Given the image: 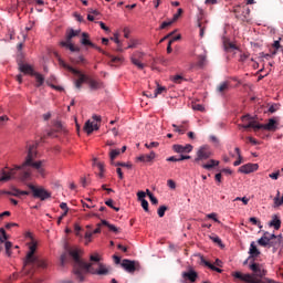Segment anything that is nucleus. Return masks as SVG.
Segmentation results:
<instances>
[{
  "label": "nucleus",
  "instance_id": "nucleus-1",
  "mask_svg": "<svg viewBox=\"0 0 283 283\" xmlns=\"http://www.w3.org/2000/svg\"><path fill=\"white\" fill-rule=\"evenodd\" d=\"M36 158V144H31L28 146V155L24 163L21 166H15L10 169V171L1 170L0 182H8L14 180L15 178H21V180H28L32 176V170L28 167L34 169L40 176H45V168L43 161H34Z\"/></svg>",
  "mask_w": 283,
  "mask_h": 283
},
{
  "label": "nucleus",
  "instance_id": "nucleus-2",
  "mask_svg": "<svg viewBox=\"0 0 283 283\" xmlns=\"http://www.w3.org/2000/svg\"><path fill=\"white\" fill-rule=\"evenodd\" d=\"M69 255L73 260V275L77 282H85V275L90 271L92 263H87L81 259V250L71 248L67 250Z\"/></svg>",
  "mask_w": 283,
  "mask_h": 283
},
{
  "label": "nucleus",
  "instance_id": "nucleus-3",
  "mask_svg": "<svg viewBox=\"0 0 283 283\" xmlns=\"http://www.w3.org/2000/svg\"><path fill=\"white\" fill-rule=\"evenodd\" d=\"M242 123H248V124H242L239 125V127H242L243 129H254V132H258V129H265L266 132H275L277 129V122L274 118H270L266 124H258L251 117L249 114L243 115L241 117Z\"/></svg>",
  "mask_w": 283,
  "mask_h": 283
},
{
  "label": "nucleus",
  "instance_id": "nucleus-4",
  "mask_svg": "<svg viewBox=\"0 0 283 283\" xmlns=\"http://www.w3.org/2000/svg\"><path fill=\"white\" fill-rule=\"evenodd\" d=\"M36 266V269H48L49 263L45 259L36 255V242L32 241L29 251L23 259V266Z\"/></svg>",
  "mask_w": 283,
  "mask_h": 283
},
{
  "label": "nucleus",
  "instance_id": "nucleus-5",
  "mask_svg": "<svg viewBox=\"0 0 283 283\" xmlns=\"http://www.w3.org/2000/svg\"><path fill=\"white\" fill-rule=\"evenodd\" d=\"M60 65H61V67H64V70H67L69 72L74 74V76H78V78L74 81V85H75L76 90H81V87L83 86V83H85V81H87V76L85 74L81 73V71L70 66L63 60H60Z\"/></svg>",
  "mask_w": 283,
  "mask_h": 283
},
{
  "label": "nucleus",
  "instance_id": "nucleus-6",
  "mask_svg": "<svg viewBox=\"0 0 283 283\" xmlns=\"http://www.w3.org/2000/svg\"><path fill=\"white\" fill-rule=\"evenodd\" d=\"M28 187L32 191L33 198H39L42 201L52 198V192L45 190L43 187H36L32 184H29Z\"/></svg>",
  "mask_w": 283,
  "mask_h": 283
},
{
  "label": "nucleus",
  "instance_id": "nucleus-7",
  "mask_svg": "<svg viewBox=\"0 0 283 283\" xmlns=\"http://www.w3.org/2000/svg\"><path fill=\"white\" fill-rule=\"evenodd\" d=\"M209 158H211V148L209 146H201L197 151L195 163L201 167L205 165V160H209Z\"/></svg>",
  "mask_w": 283,
  "mask_h": 283
},
{
  "label": "nucleus",
  "instance_id": "nucleus-8",
  "mask_svg": "<svg viewBox=\"0 0 283 283\" xmlns=\"http://www.w3.org/2000/svg\"><path fill=\"white\" fill-rule=\"evenodd\" d=\"M87 273H92V275H109V270L103 263H97V269H94V263H91Z\"/></svg>",
  "mask_w": 283,
  "mask_h": 283
},
{
  "label": "nucleus",
  "instance_id": "nucleus-9",
  "mask_svg": "<svg viewBox=\"0 0 283 283\" xmlns=\"http://www.w3.org/2000/svg\"><path fill=\"white\" fill-rule=\"evenodd\" d=\"M251 271L253 272V277H256V280H262L266 275V270L262 268L259 263H252L250 265Z\"/></svg>",
  "mask_w": 283,
  "mask_h": 283
},
{
  "label": "nucleus",
  "instance_id": "nucleus-10",
  "mask_svg": "<svg viewBox=\"0 0 283 283\" xmlns=\"http://www.w3.org/2000/svg\"><path fill=\"white\" fill-rule=\"evenodd\" d=\"M172 149L176 154H191V151H193V146L190 144H187L186 146L176 144L172 146Z\"/></svg>",
  "mask_w": 283,
  "mask_h": 283
},
{
  "label": "nucleus",
  "instance_id": "nucleus-11",
  "mask_svg": "<svg viewBox=\"0 0 283 283\" xmlns=\"http://www.w3.org/2000/svg\"><path fill=\"white\" fill-rule=\"evenodd\" d=\"M258 164H245L239 168L240 174H253V171H258Z\"/></svg>",
  "mask_w": 283,
  "mask_h": 283
},
{
  "label": "nucleus",
  "instance_id": "nucleus-12",
  "mask_svg": "<svg viewBox=\"0 0 283 283\" xmlns=\"http://www.w3.org/2000/svg\"><path fill=\"white\" fill-rule=\"evenodd\" d=\"M122 266L123 269H125V271H127V273H135L136 272V262L135 261H130V260H123L122 262Z\"/></svg>",
  "mask_w": 283,
  "mask_h": 283
},
{
  "label": "nucleus",
  "instance_id": "nucleus-13",
  "mask_svg": "<svg viewBox=\"0 0 283 283\" xmlns=\"http://www.w3.org/2000/svg\"><path fill=\"white\" fill-rule=\"evenodd\" d=\"M84 132L87 133V135L90 136V134H92L93 132H98L99 126L98 124L92 122V120H87L83 127Z\"/></svg>",
  "mask_w": 283,
  "mask_h": 283
},
{
  "label": "nucleus",
  "instance_id": "nucleus-14",
  "mask_svg": "<svg viewBox=\"0 0 283 283\" xmlns=\"http://www.w3.org/2000/svg\"><path fill=\"white\" fill-rule=\"evenodd\" d=\"M182 279L189 280L191 283H193L198 280V272L193 269H190L187 272H182Z\"/></svg>",
  "mask_w": 283,
  "mask_h": 283
},
{
  "label": "nucleus",
  "instance_id": "nucleus-15",
  "mask_svg": "<svg viewBox=\"0 0 283 283\" xmlns=\"http://www.w3.org/2000/svg\"><path fill=\"white\" fill-rule=\"evenodd\" d=\"M19 70L20 72H22L23 74H30V76H34V74L36 72H34V69L32 67V65L30 64H19Z\"/></svg>",
  "mask_w": 283,
  "mask_h": 283
},
{
  "label": "nucleus",
  "instance_id": "nucleus-16",
  "mask_svg": "<svg viewBox=\"0 0 283 283\" xmlns=\"http://www.w3.org/2000/svg\"><path fill=\"white\" fill-rule=\"evenodd\" d=\"M260 250L258 249V245H255V241H252L249 249V260L255 259L260 255Z\"/></svg>",
  "mask_w": 283,
  "mask_h": 283
},
{
  "label": "nucleus",
  "instance_id": "nucleus-17",
  "mask_svg": "<svg viewBox=\"0 0 283 283\" xmlns=\"http://www.w3.org/2000/svg\"><path fill=\"white\" fill-rule=\"evenodd\" d=\"M154 158H156V153L150 151V154H148V155H142V156L137 157V160H139V163H151V160H154Z\"/></svg>",
  "mask_w": 283,
  "mask_h": 283
},
{
  "label": "nucleus",
  "instance_id": "nucleus-18",
  "mask_svg": "<svg viewBox=\"0 0 283 283\" xmlns=\"http://www.w3.org/2000/svg\"><path fill=\"white\" fill-rule=\"evenodd\" d=\"M218 165H220L219 160L216 159H210L208 160L207 164H201L202 169H207L208 171H211V169H213V167H218Z\"/></svg>",
  "mask_w": 283,
  "mask_h": 283
},
{
  "label": "nucleus",
  "instance_id": "nucleus-19",
  "mask_svg": "<svg viewBox=\"0 0 283 283\" xmlns=\"http://www.w3.org/2000/svg\"><path fill=\"white\" fill-rule=\"evenodd\" d=\"M60 45L62 48H67L71 52H80L81 49L78 46H74V44H72V41L69 42L67 40L66 41H62L60 42Z\"/></svg>",
  "mask_w": 283,
  "mask_h": 283
},
{
  "label": "nucleus",
  "instance_id": "nucleus-20",
  "mask_svg": "<svg viewBox=\"0 0 283 283\" xmlns=\"http://www.w3.org/2000/svg\"><path fill=\"white\" fill-rule=\"evenodd\" d=\"M172 127L175 132H177L178 134H185V132L189 129V124L187 123H182L180 125L172 124Z\"/></svg>",
  "mask_w": 283,
  "mask_h": 283
},
{
  "label": "nucleus",
  "instance_id": "nucleus-21",
  "mask_svg": "<svg viewBox=\"0 0 283 283\" xmlns=\"http://www.w3.org/2000/svg\"><path fill=\"white\" fill-rule=\"evenodd\" d=\"M270 227H273L276 231L282 227V220L277 218L276 214H273L272 220L270 221Z\"/></svg>",
  "mask_w": 283,
  "mask_h": 283
},
{
  "label": "nucleus",
  "instance_id": "nucleus-22",
  "mask_svg": "<svg viewBox=\"0 0 283 283\" xmlns=\"http://www.w3.org/2000/svg\"><path fill=\"white\" fill-rule=\"evenodd\" d=\"M82 45H90V48H95V44L90 41V34L87 33H82V39H81Z\"/></svg>",
  "mask_w": 283,
  "mask_h": 283
},
{
  "label": "nucleus",
  "instance_id": "nucleus-23",
  "mask_svg": "<svg viewBox=\"0 0 283 283\" xmlns=\"http://www.w3.org/2000/svg\"><path fill=\"white\" fill-rule=\"evenodd\" d=\"M217 92L219 94H224L229 92V82H222L217 86Z\"/></svg>",
  "mask_w": 283,
  "mask_h": 283
},
{
  "label": "nucleus",
  "instance_id": "nucleus-24",
  "mask_svg": "<svg viewBox=\"0 0 283 283\" xmlns=\"http://www.w3.org/2000/svg\"><path fill=\"white\" fill-rule=\"evenodd\" d=\"M108 59H111V61L108 62V65L111 66L120 65V63H123V57L120 56L111 55L108 56Z\"/></svg>",
  "mask_w": 283,
  "mask_h": 283
},
{
  "label": "nucleus",
  "instance_id": "nucleus-25",
  "mask_svg": "<svg viewBox=\"0 0 283 283\" xmlns=\"http://www.w3.org/2000/svg\"><path fill=\"white\" fill-rule=\"evenodd\" d=\"M258 244H259L260 247H273V244H271L270 238H266V237H261V238L258 240Z\"/></svg>",
  "mask_w": 283,
  "mask_h": 283
},
{
  "label": "nucleus",
  "instance_id": "nucleus-26",
  "mask_svg": "<svg viewBox=\"0 0 283 283\" xmlns=\"http://www.w3.org/2000/svg\"><path fill=\"white\" fill-rule=\"evenodd\" d=\"M33 76L35 77V81H36L35 87H41V85L45 83V77H43L41 73L35 72Z\"/></svg>",
  "mask_w": 283,
  "mask_h": 283
},
{
  "label": "nucleus",
  "instance_id": "nucleus-27",
  "mask_svg": "<svg viewBox=\"0 0 283 283\" xmlns=\"http://www.w3.org/2000/svg\"><path fill=\"white\" fill-rule=\"evenodd\" d=\"M102 224L107 227L109 231H113V233H119L120 231V229H118L116 226L108 223L107 220H102Z\"/></svg>",
  "mask_w": 283,
  "mask_h": 283
},
{
  "label": "nucleus",
  "instance_id": "nucleus-28",
  "mask_svg": "<svg viewBox=\"0 0 283 283\" xmlns=\"http://www.w3.org/2000/svg\"><path fill=\"white\" fill-rule=\"evenodd\" d=\"M205 266H208V269H210L211 271H216L217 273H222V269L213 265L211 262L207 261V260H202Z\"/></svg>",
  "mask_w": 283,
  "mask_h": 283
},
{
  "label": "nucleus",
  "instance_id": "nucleus-29",
  "mask_svg": "<svg viewBox=\"0 0 283 283\" xmlns=\"http://www.w3.org/2000/svg\"><path fill=\"white\" fill-rule=\"evenodd\" d=\"M88 85L91 90H101L103 87V83L95 81V80H90Z\"/></svg>",
  "mask_w": 283,
  "mask_h": 283
},
{
  "label": "nucleus",
  "instance_id": "nucleus-30",
  "mask_svg": "<svg viewBox=\"0 0 283 283\" xmlns=\"http://www.w3.org/2000/svg\"><path fill=\"white\" fill-rule=\"evenodd\" d=\"M223 48L226 52H231V50H238V46H235V44L229 41L223 42Z\"/></svg>",
  "mask_w": 283,
  "mask_h": 283
},
{
  "label": "nucleus",
  "instance_id": "nucleus-31",
  "mask_svg": "<svg viewBox=\"0 0 283 283\" xmlns=\"http://www.w3.org/2000/svg\"><path fill=\"white\" fill-rule=\"evenodd\" d=\"M118 156H120V150L119 149H112L109 153V158L112 161V165H114V160H116V158H118Z\"/></svg>",
  "mask_w": 283,
  "mask_h": 283
},
{
  "label": "nucleus",
  "instance_id": "nucleus-32",
  "mask_svg": "<svg viewBox=\"0 0 283 283\" xmlns=\"http://www.w3.org/2000/svg\"><path fill=\"white\" fill-rule=\"evenodd\" d=\"M0 242L1 244H3V242H6V240H9L10 237L8 235V233H6V229L0 228Z\"/></svg>",
  "mask_w": 283,
  "mask_h": 283
},
{
  "label": "nucleus",
  "instance_id": "nucleus-33",
  "mask_svg": "<svg viewBox=\"0 0 283 283\" xmlns=\"http://www.w3.org/2000/svg\"><path fill=\"white\" fill-rule=\"evenodd\" d=\"M78 34H80V31H75L74 29H72L66 35V41L70 43L72 39H74V36H78Z\"/></svg>",
  "mask_w": 283,
  "mask_h": 283
},
{
  "label": "nucleus",
  "instance_id": "nucleus-34",
  "mask_svg": "<svg viewBox=\"0 0 283 283\" xmlns=\"http://www.w3.org/2000/svg\"><path fill=\"white\" fill-rule=\"evenodd\" d=\"M170 81H172V83H176L177 85H180V83L185 81V77H182V75H174L170 77Z\"/></svg>",
  "mask_w": 283,
  "mask_h": 283
},
{
  "label": "nucleus",
  "instance_id": "nucleus-35",
  "mask_svg": "<svg viewBox=\"0 0 283 283\" xmlns=\"http://www.w3.org/2000/svg\"><path fill=\"white\" fill-rule=\"evenodd\" d=\"M6 254L10 258L12 255V242L6 241L4 243Z\"/></svg>",
  "mask_w": 283,
  "mask_h": 283
},
{
  "label": "nucleus",
  "instance_id": "nucleus-36",
  "mask_svg": "<svg viewBox=\"0 0 283 283\" xmlns=\"http://www.w3.org/2000/svg\"><path fill=\"white\" fill-rule=\"evenodd\" d=\"M146 193H147L151 205H158V198H156L154 196V193H151V191H149V189L146 190Z\"/></svg>",
  "mask_w": 283,
  "mask_h": 283
},
{
  "label": "nucleus",
  "instance_id": "nucleus-37",
  "mask_svg": "<svg viewBox=\"0 0 283 283\" xmlns=\"http://www.w3.org/2000/svg\"><path fill=\"white\" fill-rule=\"evenodd\" d=\"M132 63L133 65H136V67H138V70H144L145 69V64L142 63L136 57H132Z\"/></svg>",
  "mask_w": 283,
  "mask_h": 283
},
{
  "label": "nucleus",
  "instance_id": "nucleus-38",
  "mask_svg": "<svg viewBox=\"0 0 283 283\" xmlns=\"http://www.w3.org/2000/svg\"><path fill=\"white\" fill-rule=\"evenodd\" d=\"M164 92H167V88L165 86H158L156 90H155V93H154V98H158V95L159 94H163Z\"/></svg>",
  "mask_w": 283,
  "mask_h": 283
},
{
  "label": "nucleus",
  "instance_id": "nucleus-39",
  "mask_svg": "<svg viewBox=\"0 0 283 283\" xmlns=\"http://www.w3.org/2000/svg\"><path fill=\"white\" fill-rule=\"evenodd\" d=\"M198 27L200 30L199 36H205V30L207 27L203 24L202 19H199Z\"/></svg>",
  "mask_w": 283,
  "mask_h": 283
},
{
  "label": "nucleus",
  "instance_id": "nucleus-40",
  "mask_svg": "<svg viewBox=\"0 0 283 283\" xmlns=\"http://www.w3.org/2000/svg\"><path fill=\"white\" fill-rule=\"evenodd\" d=\"M96 167L99 170V174H98L99 178H103L105 174V165H103L102 163H97Z\"/></svg>",
  "mask_w": 283,
  "mask_h": 283
},
{
  "label": "nucleus",
  "instance_id": "nucleus-41",
  "mask_svg": "<svg viewBox=\"0 0 283 283\" xmlns=\"http://www.w3.org/2000/svg\"><path fill=\"white\" fill-rule=\"evenodd\" d=\"M7 196H14L15 198H20V190L13 188L11 191H6Z\"/></svg>",
  "mask_w": 283,
  "mask_h": 283
},
{
  "label": "nucleus",
  "instance_id": "nucleus-42",
  "mask_svg": "<svg viewBox=\"0 0 283 283\" xmlns=\"http://www.w3.org/2000/svg\"><path fill=\"white\" fill-rule=\"evenodd\" d=\"M66 262H67V252H64V253L61 255V258H60V264H61V266H65Z\"/></svg>",
  "mask_w": 283,
  "mask_h": 283
},
{
  "label": "nucleus",
  "instance_id": "nucleus-43",
  "mask_svg": "<svg viewBox=\"0 0 283 283\" xmlns=\"http://www.w3.org/2000/svg\"><path fill=\"white\" fill-rule=\"evenodd\" d=\"M280 109V104H272L270 107H269V111L270 114H275V112H277Z\"/></svg>",
  "mask_w": 283,
  "mask_h": 283
},
{
  "label": "nucleus",
  "instance_id": "nucleus-44",
  "mask_svg": "<svg viewBox=\"0 0 283 283\" xmlns=\"http://www.w3.org/2000/svg\"><path fill=\"white\" fill-rule=\"evenodd\" d=\"M165 211H167V206L159 207V209L157 210L159 218H165Z\"/></svg>",
  "mask_w": 283,
  "mask_h": 283
},
{
  "label": "nucleus",
  "instance_id": "nucleus-45",
  "mask_svg": "<svg viewBox=\"0 0 283 283\" xmlns=\"http://www.w3.org/2000/svg\"><path fill=\"white\" fill-rule=\"evenodd\" d=\"M159 145H160V143H158V142H153V143H149V144H145V147L147 148V149H154V148H156V147H159Z\"/></svg>",
  "mask_w": 283,
  "mask_h": 283
},
{
  "label": "nucleus",
  "instance_id": "nucleus-46",
  "mask_svg": "<svg viewBox=\"0 0 283 283\" xmlns=\"http://www.w3.org/2000/svg\"><path fill=\"white\" fill-rule=\"evenodd\" d=\"M90 261L95 262L96 264H101V256H98V254H92L90 256Z\"/></svg>",
  "mask_w": 283,
  "mask_h": 283
},
{
  "label": "nucleus",
  "instance_id": "nucleus-47",
  "mask_svg": "<svg viewBox=\"0 0 283 283\" xmlns=\"http://www.w3.org/2000/svg\"><path fill=\"white\" fill-rule=\"evenodd\" d=\"M210 240H212V242L216 244H219V247H222V240L218 235H211Z\"/></svg>",
  "mask_w": 283,
  "mask_h": 283
},
{
  "label": "nucleus",
  "instance_id": "nucleus-48",
  "mask_svg": "<svg viewBox=\"0 0 283 283\" xmlns=\"http://www.w3.org/2000/svg\"><path fill=\"white\" fill-rule=\"evenodd\" d=\"M92 48H94V50H97V52H101V54H104V56H112V54H109L107 51H104L96 44H95V46H92Z\"/></svg>",
  "mask_w": 283,
  "mask_h": 283
},
{
  "label": "nucleus",
  "instance_id": "nucleus-49",
  "mask_svg": "<svg viewBox=\"0 0 283 283\" xmlns=\"http://www.w3.org/2000/svg\"><path fill=\"white\" fill-rule=\"evenodd\" d=\"M140 202L144 211L149 212V202L146 199H143Z\"/></svg>",
  "mask_w": 283,
  "mask_h": 283
},
{
  "label": "nucleus",
  "instance_id": "nucleus-50",
  "mask_svg": "<svg viewBox=\"0 0 283 283\" xmlns=\"http://www.w3.org/2000/svg\"><path fill=\"white\" fill-rule=\"evenodd\" d=\"M60 209H62L64 212H63V216H67V212L70 211V209L67 208V203L65 202H62L60 205Z\"/></svg>",
  "mask_w": 283,
  "mask_h": 283
},
{
  "label": "nucleus",
  "instance_id": "nucleus-51",
  "mask_svg": "<svg viewBox=\"0 0 283 283\" xmlns=\"http://www.w3.org/2000/svg\"><path fill=\"white\" fill-rule=\"evenodd\" d=\"M192 109L196 112H205V106H202V104H193Z\"/></svg>",
  "mask_w": 283,
  "mask_h": 283
},
{
  "label": "nucleus",
  "instance_id": "nucleus-52",
  "mask_svg": "<svg viewBox=\"0 0 283 283\" xmlns=\"http://www.w3.org/2000/svg\"><path fill=\"white\" fill-rule=\"evenodd\" d=\"M250 222L255 227H258L259 229H262V226H260V221L258 220V218L255 217L250 218Z\"/></svg>",
  "mask_w": 283,
  "mask_h": 283
},
{
  "label": "nucleus",
  "instance_id": "nucleus-53",
  "mask_svg": "<svg viewBox=\"0 0 283 283\" xmlns=\"http://www.w3.org/2000/svg\"><path fill=\"white\" fill-rule=\"evenodd\" d=\"M207 218H209V220H213L214 222H220V220H218V214L216 212L207 214Z\"/></svg>",
  "mask_w": 283,
  "mask_h": 283
},
{
  "label": "nucleus",
  "instance_id": "nucleus-54",
  "mask_svg": "<svg viewBox=\"0 0 283 283\" xmlns=\"http://www.w3.org/2000/svg\"><path fill=\"white\" fill-rule=\"evenodd\" d=\"M54 128L56 132H63V124L61 122H55Z\"/></svg>",
  "mask_w": 283,
  "mask_h": 283
},
{
  "label": "nucleus",
  "instance_id": "nucleus-55",
  "mask_svg": "<svg viewBox=\"0 0 283 283\" xmlns=\"http://www.w3.org/2000/svg\"><path fill=\"white\" fill-rule=\"evenodd\" d=\"M269 178H271L272 180H277V178H280V170H277L276 172L270 174Z\"/></svg>",
  "mask_w": 283,
  "mask_h": 283
},
{
  "label": "nucleus",
  "instance_id": "nucleus-56",
  "mask_svg": "<svg viewBox=\"0 0 283 283\" xmlns=\"http://www.w3.org/2000/svg\"><path fill=\"white\" fill-rule=\"evenodd\" d=\"M146 196H147V193H145V191L137 192V197H138L139 202L145 200Z\"/></svg>",
  "mask_w": 283,
  "mask_h": 283
},
{
  "label": "nucleus",
  "instance_id": "nucleus-57",
  "mask_svg": "<svg viewBox=\"0 0 283 283\" xmlns=\"http://www.w3.org/2000/svg\"><path fill=\"white\" fill-rule=\"evenodd\" d=\"M174 23V20L168 21V22H163L160 25V30H165V28H169Z\"/></svg>",
  "mask_w": 283,
  "mask_h": 283
},
{
  "label": "nucleus",
  "instance_id": "nucleus-58",
  "mask_svg": "<svg viewBox=\"0 0 283 283\" xmlns=\"http://www.w3.org/2000/svg\"><path fill=\"white\" fill-rule=\"evenodd\" d=\"M181 14H182V9H178L177 13L172 18V21H178Z\"/></svg>",
  "mask_w": 283,
  "mask_h": 283
},
{
  "label": "nucleus",
  "instance_id": "nucleus-59",
  "mask_svg": "<svg viewBox=\"0 0 283 283\" xmlns=\"http://www.w3.org/2000/svg\"><path fill=\"white\" fill-rule=\"evenodd\" d=\"M167 186L170 188V189H176V181H174L172 179H169L167 181Z\"/></svg>",
  "mask_w": 283,
  "mask_h": 283
},
{
  "label": "nucleus",
  "instance_id": "nucleus-60",
  "mask_svg": "<svg viewBox=\"0 0 283 283\" xmlns=\"http://www.w3.org/2000/svg\"><path fill=\"white\" fill-rule=\"evenodd\" d=\"M136 45H138V41L133 40L130 42V44L127 46V50H134V48H136Z\"/></svg>",
  "mask_w": 283,
  "mask_h": 283
},
{
  "label": "nucleus",
  "instance_id": "nucleus-61",
  "mask_svg": "<svg viewBox=\"0 0 283 283\" xmlns=\"http://www.w3.org/2000/svg\"><path fill=\"white\" fill-rule=\"evenodd\" d=\"M111 41H114L117 45H120V40L118 39V33H115Z\"/></svg>",
  "mask_w": 283,
  "mask_h": 283
},
{
  "label": "nucleus",
  "instance_id": "nucleus-62",
  "mask_svg": "<svg viewBox=\"0 0 283 283\" xmlns=\"http://www.w3.org/2000/svg\"><path fill=\"white\" fill-rule=\"evenodd\" d=\"M205 61H207V56L201 55L199 56V66L202 67V65H205Z\"/></svg>",
  "mask_w": 283,
  "mask_h": 283
},
{
  "label": "nucleus",
  "instance_id": "nucleus-63",
  "mask_svg": "<svg viewBox=\"0 0 283 283\" xmlns=\"http://www.w3.org/2000/svg\"><path fill=\"white\" fill-rule=\"evenodd\" d=\"M98 25L101 27L102 30H104L105 32H109V29L107 28V25L104 24V22L99 21Z\"/></svg>",
  "mask_w": 283,
  "mask_h": 283
},
{
  "label": "nucleus",
  "instance_id": "nucleus-64",
  "mask_svg": "<svg viewBox=\"0 0 283 283\" xmlns=\"http://www.w3.org/2000/svg\"><path fill=\"white\" fill-rule=\"evenodd\" d=\"M74 231H75V235H77V237L81 235V226L75 224Z\"/></svg>",
  "mask_w": 283,
  "mask_h": 283
}]
</instances>
